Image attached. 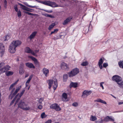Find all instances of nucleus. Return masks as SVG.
Returning <instances> with one entry per match:
<instances>
[{"label": "nucleus", "instance_id": "nucleus-1", "mask_svg": "<svg viewBox=\"0 0 123 123\" xmlns=\"http://www.w3.org/2000/svg\"><path fill=\"white\" fill-rule=\"evenodd\" d=\"M49 82V88L50 89L52 85L53 86V87L54 90H55L57 87L58 84L57 82V80L55 79V80H48Z\"/></svg>", "mask_w": 123, "mask_h": 123}, {"label": "nucleus", "instance_id": "nucleus-2", "mask_svg": "<svg viewBox=\"0 0 123 123\" xmlns=\"http://www.w3.org/2000/svg\"><path fill=\"white\" fill-rule=\"evenodd\" d=\"M18 107L25 110H27L30 109V107L27 105H26L25 102L20 101L18 104Z\"/></svg>", "mask_w": 123, "mask_h": 123}, {"label": "nucleus", "instance_id": "nucleus-3", "mask_svg": "<svg viewBox=\"0 0 123 123\" xmlns=\"http://www.w3.org/2000/svg\"><path fill=\"white\" fill-rule=\"evenodd\" d=\"M39 2L45 5L48 6L52 7H56L58 6V5L55 3L50 1H40Z\"/></svg>", "mask_w": 123, "mask_h": 123}, {"label": "nucleus", "instance_id": "nucleus-4", "mask_svg": "<svg viewBox=\"0 0 123 123\" xmlns=\"http://www.w3.org/2000/svg\"><path fill=\"white\" fill-rule=\"evenodd\" d=\"M10 67L8 65L5 66V64L3 63H1L0 64V71L2 73L6 72L10 70Z\"/></svg>", "mask_w": 123, "mask_h": 123}, {"label": "nucleus", "instance_id": "nucleus-5", "mask_svg": "<svg viewBox=\"0 0 123 123\" xmlns=\"http://www.w3.org/2000/svg\"><path fill=\"white\" fill-rule=\"evenodd\" d=\"M79 72V70L77 68H74L71 71L68 72V74L69 77H73L77 74Z\"/></svg>", "mask_w": 123, "mask_h": 123}, {"label": "nucleus", "instance_id": "nucleus-6", "mask_svg": "<svg viewBox=\"0 0 123 123\" xmlns=\"http://www.w3.org/2000/svg\"><path fill=\"white\" fill-rule=\"evenodd\" d=\"M51 109L55 110L56 111H58L61 110V108L57 104L55 103L51 105L50 106Z\"/></svg>", "mask_w": 123, "mask_h": 123}, {"label": "nucleus", "instance_id": "nucleus-7", "mask_svg": "<svg viewBox=\"0 0 123 123\" xmlns=\"http://www.w3.org/2000/svg\"><path fill=\"white\" fill-rule=\"evenodd\" d=\"M112 80L113 81L116 82L117 83L118 82L121 81L122 79L120 76L117 75H115L113 76Z\"/></svg>", "mask_w": 123, "mask_h": 123}, {"label": "nucleus", "instance_id": "nucleus-8", "mask_svg": "<svg viewBox=\"0 0 123 123\" xmlns=\"http://www.w3.org/2000/svg\"><path fill=\"white\" fill-rule=\"evenodd\" d=\"M61 67L62 70H68L69 68L68 65L66 63L62 62L61 64Z\"/></svg>", "mask_w": 123, "mask_h": 123}, {"label": "nucleus", "instance_id": "nucleus-9", "mask_svg": "<svg viewBox=\"0 0 123 123\" xmlns=\"http://www.w3.org/2000/svg\"><path fill=\"white\" fill-rule=\"evenodd\" d=\"M11 37V33H8L5 36L2 37L1 38V40L2 41H8L10 38Z\"/></svg>", "mask_w": 123, "mask_h": 123}, {"label": "nucleus", "instance_id": "nucleus-10", "mask_svg": "<svg viewBox=\"0 0 123 123\" xmlns=\"http://www.w3.org/2000/svg\"><path fill=\"white\" fill-rule=\"evenodd\" d=\"M5 48L4 44L2 43H0V55L1 57L4 54Z\"/></svg>", "mask_w": 123, "mask_h": 123}, {"label": "nucleus", "instance_id": "nucleus-11", "mask_svg": "<svg viewBox=\"0 0 123 123\" xmlns=\"http://www.w3.org/2000/svg\"><path fill=\"white\" fill-rule=\"evenodd\" d=\"M20 5L21 6V8L23 10L26 11L25 12V13L29 15H31V13L29 12V11H30V9L22 4H20Z\"/></svg>", "mask_w": 123, "mask_h": 123}, {"label": "nucleus", "instance_id": "nucleus-12", "mask_svg": "<svg viewBox=\"0 0 123 123\" xmlns=\"http://www.w3.org/2000/svg\"><path fill=\"white\" fill-rule=\"evenodd\" d=\"M16 48L11 43L9 47V51L11 53H14L15 52Z\"/></svg>", "mask_w": 123, "mask_h": 123}, {"label": "nucleus", "instance_id": "nucleus-13", "mask_svg": "<svg viewBox=\"0 0 123 123\" xmlns=\"http://www.w3.org/2000/svg\"><path fill=\"white\" fill-rule=\"evenodd\" d=\"M73 17L72 16H70L67 18L62 23L63 25H65L67 24L71 21Z\"/></svg>", "mask_w": 123, "mask_h": 123}, {"label": "nucleus", "instance_id": "nucleus-14", "mask_svg": "<svg viewBox=\"0 0 123 123\" xmlns=\"http://www.w3.org/2000/svg\"><path fill=\"white\" fill-rule=\"evenodd\" d=\"M21 42L18 40L13 41L11 43L16 48L20 45L21 44Z\"/></svg>", "mask_w": 123, "mask_h": 123}, {"label": "nucleus", "instance_id": "nucleus-15", "mask_svg": "<svg viewBox=\"0 0 123 123\" xmlns=\"http://www.w3.org/2000/svg\"><path fill=\"white\" fill-rule=\"evenodd\" d=\"M92 92L91 90L89 91L85 90L83 92L82 97L83 98L86 97L87 96L89 95Z\"/></svg>", "mask_w": 123, "mask_h": 123}, {"label": "nucleus", "instance_id": "nucleus-16", "mask_svg": "<svg viewBox=\"0 0 123 123\" xmlns=\"http://www.w3.org/2000/svg\"><path fill=\"white\" fill-rule=\"evenodd\" d=\"M42 72L45 77H47L49 74V70L48 69L46 68H43L42 70Z\"/></svg>", "mask_w": 123, "mask_h": 123}, {"label": "nucleus", "instance_id": "nucleus-17", "mask_svg": "<svg viewBox=\"0 0 123 123\" xmlns=\"http://www.w3.org/2000/svg\"><path fill=\"white\" fill-rule=\"evenodd\" d=\"M25 91V90H23L21 92L20 94L18 93L15 97V98H17V102L19 100L21 96L24 93Z\"/></svg>", "mask_w": 123, "mask_h": 123}, {"label": "nucleus", "instance_id": "nucleus-18", "mask_svg": "<svg viewBox=\"0 0 123 123\" xmlns=\"http://www.w3.org/2000/svg\"><path fill=\"white\" fill-rule=\"evenodd\" d=\"M31 60L34 62L35 65L37 67H39V62L35 58L31 56Z\"/></svg>", "mask_w": 123, "mask_h": 123}, {"label": "nucleus", "instance_id": "nucleus-19", "mask_svg": "<svg viewBox=\"0 0 123 123\" xmlns=\"http://www.w3.org/2000/svg\"><path fill=\"white\" fill-rule=\"evenodd\" d=\"M77 86L78 84L77 83L71 82L69 85V87L70 88H71L72 87L76 88L77 87Z\"/></svg>", "mask_w": 123, "mask_h": 123}, {"label": "nucleus", "instance_id": "nucleus-20", "mask_svg": "<svg viewBox=\"0 0 123 123\" xmlns=\"http://www.w3.org/2000/svg\"><path fill=\"white\" fill-rule=\"evenodd\" d=\"M94 101L95 102H100L105 104H106V103L105 101L102 100L100 98H98L97 99L95 100Z\"/></svg>", "mask_w": 123, "mask_h": 123}, {"label": "nucleus", "instance_id": "nucleus-21", "mask_svg": "<svg viewBox=\"0 0 123 123\" xmlns=\"http://www.w3.org/2000/svg\"><path fill=\"white\" fill-rule=\"evenodd\" d=\"M68 78V76L67 74H64L63 75V81L65 82L67 81Z\"/></svg>", "mask_w": 123, "mask_h": 123}, {"label": "nucleus", "instance_id": "nucleus-22", "mask_svg": "<svg viewBox=\"0 0 123 123\" xmlns=\"http://www.w3.org/2000/svg\"><path fill=\"white\" fill-rule=\"evenodd\" d=\"M21 87V86H20L18 87L16 89L15 91L13 93V96H14L15 95H16L17 93L18 92L20 89Z\"/></svg>", "mask_w": 123, "mask_h": 123}, {"label": "nucleus", "instance_id": "nucleus-23", "mask_svg": "<svg viewBox=\"0 0 123 123\" xmlns=\"http://www.w3.org/2000/svg\"><path fill=\"white\" fill-rule=\"evenodd\" d=\"M25 51L28 53H31V49L29 47H26L25 49Z\"/></svg>", "mask_w": 123, "mask_h": 123}, {"label": "nucleus", "instance_id": "nucleus-24", "mask_svg": "<svg viewBox=\"0 0 123 123\" xmlns=\"http://www.w3.org/2000/svg\"><path fill=\"white\" fill-rule=\"evenodd\" d=\"M119 67L122 68L123 69V61H120L118 63Z\"/></svg>", "mask_w": 123, "mask_h": 123}, {"label": "nucleus", "instance_id": "nucleus-25", "mask_svg": "<svg viewBox=\"0 0 123 123\" xmlns=\"http://www.w3.org/2000/svg\"><path fill=\"white\" fill-rule=\"evenodd\" d=\"M18 81V80H17L14 83L12 84L11 86L9 88V90H11L12 89L13 87L16 84H17V83Z\"/></svg>", "mask_w": 123, "mask_h": 123}, {"label": "nucleus", "instance_id": "nucleus-26", "mask_svg": "<svg viewBox=\"0 0 123 123\" xmlns=\"http://www.w3.org/2000/svg\"><path fill=\"white\" fill-rule=\"evenodd\" d=\"M97 119L96 117L95 116H93L92 115L91 117L90 120L92 121H94Z\"/></svg>", "mask_w": 123, "mask_h": 123}, {"label": "nucleus", "instance_id": "nucleus-27", "mask_svg": "<svg viewBox=\"0 0 123 123\" xmlns=\"http://www.w3.org/2000/svg\"><path fill=\"white\" fill-rule=\"evenodd\" d=\"M55 25V23H52L49 26L48 28V30H52Z\"/></svg>", "mask_w": 123, "mask_h": 123}, {"label": "nucleus", "instance_id": "nucleus-28", "mask_svg": "<svg viewBox=\"0 0 123 123\" xmlns=\"http://www.w3.org/2000/svg\"><path fill=\"white\" fill-rule=\"evenodd\" d=\"M13 72L11 71H8L6 73V74L7 76H9L12 75L13 74Z\"/></svg>", "mask_w": 123, "mask_h": 123}, {"label": "nucleus", "instance_id": "nucleus-29", "mask_svg": "<svg viewBox=\"0 0 123 123\" xmlns=\"http://www.w3.org/2000/svg\"><path fill=\"white\" fill-rule=\"evenodd\" d=\"M24 72V71L23 69L22 66L21 67H20L19 70V73L20 74H22Z\"/></svg>", "mask_w": 123, "mask_h": 123}, {"label": "nucleus", "instance_id": "nucleus-30", "mask_svg": "<svg viewBox=\"0 0 123 123\" xmlns=\"http://www.w3.org/2000/svg\"><path fill=\"white\" fill-rule=\"evenodd\" d=\"M62 97L65 99H66L68 98V96L67 94L65 92L63 93L62 94Z\"/></svg>", "mask_w": 123, "mask_h": 123}, {"label": "nucleus", "instance_id": "nucleus-31", "mask_svg": "<svg viewBox=\"0 0 123 123\" xmlns=\"http://www.w3.org/2000/svg\"><path fill=\"white\" fill-rule=\"evenodd\" d=\"M37 33V32L34 31L31 34V39L33 38Z\"/></svg>", "mask_w": 123, "mask_h": 123}, {"label": "nucleus", "instance_id": "nucleus-32", "mask_svg": "<svg viewBox=\"0 0 123 123\" xmlns=\"http://www.w3.org/2000/svg\"><path fill=\"white\" fill-rule=\"evenodd\" d=\"M15 90V88H13L11 92V94L10 95V96H9V98H10L11 99L12 98H13V97L14 96H13V94L12 95V93L14 91V90Z\"/></svg>", "mask_w": 123, "mask_h": 123}, {"label": "nucleus", "instance_id": "nucleus-33", "mask_svg": "<svg viewBox=\"0 0 123 123\" xmlns=\"http://www.w3.org/2000/svg\"><path fill=\"white\" fill-rule=\"evenodd\" d=\"M120 82V83L118 82L117 84L119 85L120 87H121L122 88H123V81L121 80Z\"/></svg>", "mask_w": 123, "mask_h": 123}, {"label": "nucleus", "instance_id": "nucleus-34", "mask_svg": "<svg viewBox=\"0 0 123 123\" xmlns=\"http://www.w3.org/2000/svg\"><path fill=\"white\" fill-rule=\"evenodd\" d=\"M41 118L42 119L46 117L47 116V115H45V113L44 112L41 114Z\"/></svg>", "mask_w": 123, "mask_h": 123}, {"label": "nucleus", "instance_id": "nucleus-35", "mask_svg": "<svg viewBox=\"0 0 123 123\" xmlns=\"http://www.w3.org/2000/svg\"><path fill=\"white\" fill-rule=\"evenodd\" d=\"M109 116H107L105 117L104 119L103 120V121H104L105 122H108L109 121Z\"/></svg>", "mask_w": 123, "mask_h": 123}, {"label": "nucleus", "instance_id": "nucleus-36", "mask_svg": "<svg viewBox=\"0 0 123 123\" xmlns=\"http://www.w3.org/2000/svg\"><path fill=\"white\" fill-rule=\"evenodd\" d=\"M103 120L102 119H100L95 122V123H103Z\"/></svg>", "mask_w": 123, "mask_h": 123}, {"label": "nucleus", "instance_id": "nucleus-37", "mask_svg": "<svg viewBox=\"0 0 123 123\" xmlns=\"http://www.w3.org/2000/svg\"><path fill=\"white\" fill-rule=\"evenodd\" d=\"M88 64V62H83L81 64V65L83 66H85L87 65Z\"/></svg>", "mask_w": 123, "mask_h": 123}, {"label": "nucleus", "instance_id": "nucleus-38", "mask_svg": "<svg viewBox=\"0 0 123 123\" xmlns=\"http://www.w3.org/2000/svg\"><path fill=\"white\" fill-rule=\"evenodd\" d=\"M31 54H32L33 56L37 57V54L34 52V51H33L31 50Z\"/></svg>", "mask_w": 123, "mask_h": 123}, {"label": "nucleus", "instance_id": "nucleus-39", "mask_svg": "<svg viewBox=\"0 0 123 123\" xmlns=\"http://www.w3.org/2000/svg\"><path fill=\"white\" fill-rule=\"evenodd\" d=\"M44 98H40L38 102L39 103L41 104L42 102L43 101Z\"/></svg>", "mask_w": 123, "mask_h": 123}, {"label": "nucleus", "instance_id": "nucleus-40", "mask_svg": "<svg viewBox=\"0 0 123 123\" xmlns=\"http://www.w3.org/2000/svg\"><path fill=\"white\" fill-rule=\"evenodd\" d=\"M109 121H112L113 122L114 121V119L112 117L109 116Z\"/></svg>", "mask_w": 123, "mask_h": 123}, {"label": "nucleus", "instance_id": "nucleus-41", "mask_svg": "<svg viewBox=\"0 0 123 123\" xmlns=\"http://www.w3.org/2000/svg\"><path fill=\"white\" fill-rule=\"evenodd\" d=\"M103 62L102 59L100 58L99 60L98 63V64H102Z\"/></svg>", "mask_w": 123, "mask_h": 123}, {"label": "nucleus", "instance_id": "nucleus-42", "mask_svg": "<svg viewBox=\"0 0 123 123\" xmlns=\"http://www.w3.org/2000/svg\"><path fill=\"white\" fill-rule=\"evenodd\" d=\"M44 15L45 16H46L47 17H50L51 18H54V16L52 15H49L48 14H45Z\"/></svg>", "mask_w": 123, "mask_h": 123}, {"label": "nucleus", "instance_id": "nucleus-43", "mask_svg": "<svg viewBox=\"0 0 123 123\" xmlns=\"http://www.w3.org/2000/svg\"><path fill=\"white\" fill-rule=\"evenodd\" d=\"M4 7L6 8L7 6V2L6 0H4Z\"/></svg>", "mask_w": 123, "mask_h": 123}, {"label": "nucleus", "instance_id": "nucleus-44", "mask_svg": "<svg viewBox=\"0 0 123 123\" xmlns=\"http://www.w3.org/2000/svg\"><path fill=\"white\" fill-rule=\"evenodd\" d=\"M43 107V106L42 105H38L37 107V108L38 109L40 110H41Z\"/></svg>", "mask_w": 123, "mask_h": 123}, {"label": "nucleus", "instance_id": "nucleus-45", "mask_svg": "<svg viewBox=\"0 0 123 123\" xmlns=\"http://www.w3.org/2000/svg\"><path fill=\"white\" fill-rule=\"evenodd\" d=\"M17 99V98H14L13 99V100H12V101L11 102V104H10L11 105H12V104H13V103H14V101H15V99ZM17 100H16V104H15V105L16 104V103L18 102V101H17Z\"/></svg>", "mask_w": 123, "mask_h": 123}, {"label": "nucleus", "instance_id": "nucleus-46", "mask_svg": "<svg viewBox=\"0 0 123 123\" xmlns=\"http://www.w3.org/2000/svg\"><path fill=\"white\" fill-rule=\"evenodd\" d=\"M26 66L30 68H31V63H27L26 64Z\"/></svg>", "mask_w": 123, "mask_h": 123}, {"label": "nucleus", "instance_id": "nucleus-47", "mask_svg": "<svg viewBox=\"0 0 123 123\" xmlns=\"http://www.w3.org/2000/svg\"><path fill=\"white\" fill-rule=\"evenodd\" d=\"M103 66L104 67L106 68L108 66V64L107 63H105L103 64Z\"/></svg>", "mask_w": 123, "mask_h": 123}, {"label": "nucleus", "instance_id": "nucleus-48", "mask_svg": "<svg viewBox=\"0 0 123 123\" xmlns=\"http://www.w3.org/2000/svg\"><path fill=\"white\" fill-rule=\"evenodd\" d=\"M73 106L75 107L77 106L78 105V104L77 102H74L72 104Z\"/></svg>", "mask_w": 123, "mask_h": 123}, {"label": "nucleus", "instance_id": "nucleus-49", "mask_svg": "<svg viewBox=\"0 0 123 123\" xmlns=\"http://www.w3.org/2000/svg\"><path fill=\"white\" fill-rule=\"evenodd\" d=\"M17 14L18 17H20L21 16V12L20 11H19L18 12Z\"/></svg>", "mask_w": 123, "mask_h": 123}, {"label": "nucleus", "instance_id": "nucleus-50", "mask_svg": "<svg viewBox=\"0 0 123 123\" xmlns=\"http://www.w3.org/2000/svg\"><path fill=\"white\" fill-rule=\"evenodd\" d=\"M52 122V121L51 119L48 120L44 123H51Z\"/></svg>", "mask_w": 123, "mask_h": 123}, {"label": "nucleus", "instance_id": "nucleus-51", "mask_svg": "<svg viewBox=\"0 0 123 123\" xmlns=\"http://www.w3.org/2000/svg\"><path fill=\"white\" fill-rule=\"evenodd\" d=\"M104 83V82H101L100 83V86L103 89H104V87L103 85V84Z\"/></svg>", "mask_w": 123, "mask_h": 123}, {"label": "nucleus", "instance_id": "nucleus-52", "mask_svg": "<svg viewBox=\"0 0 123 123\" xmlns=\"http://www.w3.org/2000/svg\"><path fill=\"white\" fill-rule=\"evenodd\" d=\"M31 80V77L30 76L28 79V80H27V81L26 82V83H29L30 82V80Z\"/></svg>", "mask_w": 123, "mask_h": 123}, {"label": "nucleus", "instance_id": "nucleus-53", "mask_svg": "<svg viewBox=\"0 0 123 123\" xmlns=\"http://www.w3.org/2000/svg\"><path fill=\"white\" fill-rule=\"evenodd\" d=\"M99 67L100 69H102V68L103 67L102 64H98Z\"/></svg>", "mask_w": 123, "mask_h": 123}, {"label": "nucleus", "instance_id": "nucleus-54", "mask_svg": "<svg viewBox=\"0 0 123 123\" xmlns=\"http://www.w3.org/2000/svg\"><path fill=\"white\" fill-rule=\"evenodd\" d=\"M45 11L51 13L52 12V11L51 10L49 11V10H45Z\"/></svg>", "mask_w": 123, "mask_h": 123}, {"label": "nucleus", "instance_id": "nucleus-55", "mask_svg": "<svg viewBox=\"0 0 123 123\" xmlns=\"http://www.w3.org/2000/svg\"><path fill=\"white\" fill-rule=\"evenodd\" d=\"M59 31V29H55L54 30V31H55V32L56 33L58 31Z\"/></svg>", "mask_w": 123, "mask_h": 123}, {"label": "nucleus", "instance_id": "nucleus-56", "mask_svg": "<svg viewBox=\"0 0 123 123\" xmlns=\"http://www.w3.org/2000/svg\"><path fill=\"white\" fill-rule=\"evenodd\" d=\"M14 9L15 11L16 12H17L18 11V8H17V7L16 6H15L14 7Z\"/></svg>", "mask_w": 123, "mask_h": 123}, {"label": "nucleus", "instance_id": "nucleus-57", "mask_svg": "<svg viewBox=\"0 0 123 123\" xmlns=\"http://www.w3.org/2000/svg\"><path fill=\"white\" fill-rule=\"evenodd\" d=\"M34 52L36 54L37 53H38L39 51V50H35L34 51Z\"/></svg>", "mask_w": 123, "mask_h": 123}, {"label": "nucleus", "instance_id": "nucleus-58", "mask_svg": "<svg viewBox=\"0 0 123 123\" xmlns=\"http://www.w3.org/2000/svg\"><path fill=\"white\" fill-rule=\"evenodd\" d=\"M35 66L33 65L32 63H31V68H35Z\"/></svg>", "mask_w": 123, "mask_h": 123}, {"label": "nucleus", "instance_id": "nucleus-59", "mask_svg": "<svg viewBox=\"0 0 123 123\" xmlns=\"http://www.w3.org/2000/svg\"><path fill=\"white\" fill-rule=\"evenodd\" d=\"M90 25H91V24H90V23L89 24V26H86V27H87V28H88V31H89V26H90Z\"/></svg>", "mask_w": 123, "mask_h": 123}, {"label": "nucleus", "instance_id": "nucleus-60", "mask_svg": "<svg viewBox=\"0 0 123 123\" xmlns=\"http://www.w3.org/2000/svg\"><path fill=\"white\" fill-rule=\"evenodd\" d=\"M123 104V102H120L118 103L119 105H120Z\"/></svg>", "mask_w": 123, "mask_h": 123}, {"label": "nucleus", "instance_id": "nucleus-61", "mask_svg": "<svg viewBox=\"0 0 123 123\" xmlns=\"http://www.w3.org/2000/svg\"><path fill=\"white\" fill-rule=\"evenodd\" d=\"M29 39L30 41L31 40V35L28 38V40Z\"/></svg>", "mask_w": 123, "mask_h": 123}, {"label": "nucleus", "instance_id": "nucleus-62", "mask_svg": "<svg viewBox=\"0 0 123 123\" xmlns=\"http://www.w3.org/2000/svg\"><path fill=\"white\" fill-rule=\"evenodd\" d=\"M29 83L26 82V88L27 86H28V85Z\"/></svg>", "mask_w": 123, "mask_h": 123}, {"label": "nucleus", "instance_id": "nucleus-63", "mask_svg": "<svg viewBox=\"0 0 123 123\" xmlns=\"http://www.w3.org/2000/svg\"><path fill=\"white\" fill-rule=\"evenodd\" d=\"M28 76H29L28 74H27L25 75V78H26V77H28Z\"/></svg>", "mask_w": 123, "mask_h": 123}, {"label": "nucleus", "instance_id": "nucleus-64", "mask_svg": "<svg viewBox=\"0 0 123 123\" xmlns=\"http://www.w3.org/2000/svg\"><path fill=\"white\" fill-rule=\"evenodd\" d=\"M111 96H112L113 97H114V98H116H116L115 97V96H113V95H112V94H111Z\"/></svg>", "mask_w": 123, "mask_h": 123}]
</instances>
